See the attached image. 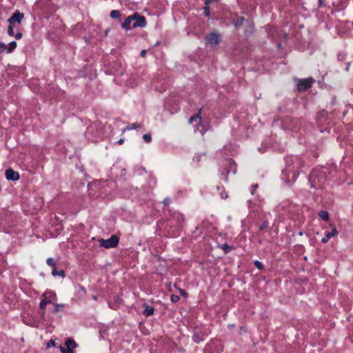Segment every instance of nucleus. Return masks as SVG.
Wrapping results in <instances>:
<instances>
[{
  "mask_svg": "<svg viewBox=\"0 0 353 353\" xmlns=\"http://www.w3.org/2000/svg\"><path fill=\"white\" fill-rule=\"evenodd\" d=\"M143 139L145 143H150L152 141V137L150 134H145L143 136Z\"/></svg>",
  "mask_w": 353,
  "mask_h": 353,
  "instance_id": "bb28decb",
  "label": "nucleus"
},
{
  "mask_svg": "<svg viewBox=\"0 0 353 353\" xmlns=\"http://www.w3.org/2000/svg\"><path fill=\"white\" fill-rule=\"evenodd\" d=\"M77 346V343L71 338H68L64 343V346H60L62 353H74L73 350Z\"/></svg>",
  "mask_w": 353,
  "mask_h": 353,
  "instance_id": "39448f33",
  "label": "nucleus"
},
{
  "mask_svg": "<svg viewBox=\"0 0 353 353\" xmlns=\"http://www.w3.org/2000/svg\"><path fill=\"white\" fill-rule=\"evenodd\" d=\"M52 274L53 276H61L62 278L65 277V272H64V271L63 270H57V268H54L52 270Z\"/></svg>",
  "mask_w": 353,
  "mask_h": 353,
  "instance_id": "f3484780",
  "label": "nucleus"
},
{
  "mask_svg": "<svg viewBox=\"0 0 353 353\" xmlns=\"http://www.w3.org/2000/svg\"><path fill=\"white\" fill-rule=\"evenodd\" d=\"M172 221H176V226L178 228H181L184 223V218L183 214L179 212H175L172 216Z\"/></svg>",
  "mask_w": 353,
  "mask_h": 353,
  "instance_id": "9b49d317",
  "label": "nucleus"
},
{
  "mask_svg": "<svg viewBox=\"0 0 353 353\" xmlns=\"http://www.w3.org/2000/svg\"><path fill=\"white\" fill-rule=\"evenodd\" d=\"M268 221H264L259 227V230H264L265 228H268Z\"/></svg>",
  "mask_w": 353,
  "mask_h": 353,
  "instance_id": "2f4dec72",
  "label": "nucleus"
},
{
  "mask_svg": "<svg viewBox=\"0 0 353 353\" xmlns=\"http://www.w3.org/2000/svg\"><path fill=\"white\" fill-rule=\"evenodd\" d=\"M254 264L255 267H256L257 269H259V270H262L263 269V263H261L260 261H255L254 262Z\"/></svg>",
  "mask_w": 353,
  "mask_h": 353,
  "instance_id": "cd10ccee",
  "label": "nucleus"
},
{
  "mask_svg": "<svg viewBox=\"0 0 353 353\" xmlns=\"http://www.w3.org/2000/svg\"><path fill=\"white\" fill-rule=\"evenodd\" d=\"M319 216L323 221H327L329 220V213L325 210L320 211Z\"/></svg>",
  "mask_w": 353,
  "mask_h": 353,
  "instance_id": "a211bd4d",
  "label": "nucleus"
},
{
  "mask_svg": "<svg viewBox=\"0 0 353 353\" xmlns=\"http://www.w3.org/2000/svg\"><path fill=\"white\" fill-rule=\"evenodd\" d=\"M52 296H54L55 297L56 294H52Z\"/></svg>",
  "mask_w": 353,
  "mask_h": 353,
  "instance_id": "a18cd8bd",
  "label": "nucleus"
},
{
  "mask_svg": "<svg viewBox=\"0 0 353 353\" xmlns=\"http://www.w3.org/2000/svg\"><path fill=\"white\" fill-rule=\"evenodd\" d=\"M216 1H219V0H205V5H210L212 2H216Z\"/></svg>",
  "mask_w": 353,
  "mask_h": 353,
  "instance_id": "f704fd0d",
  "label": "nucleus"
},
{
  "mask_svg": "<svg viewBox=\"0 0 353 353\" xmlns=\"http://www.w3.org/2000/svg\"><path fill=\"white\" fill-rule=\"evenodd\" d=\"M15 26L14 25H10L9 23V26H8V34L10 37H14V28Z\"/></svg>",
  "mask_w": 353,
  "mask_h": 353,
  "instance_id": "393cba45",
  "label": "nucleus"
},
{
  "mask_svg": "<svg viewBox=\"0 0 353 353\" xmlns=\"http://www.w3.org/2000/svg\"><path fill=\"white\" fill-rule=\"evenodd\" d=\"M146 53H147L146 50H142L141 51L140 56H141V57H145V55H146Z\"/></svg>",
  "mask_w": 353,
  "mask_h": 353,
  "instance_id": "c9c22d12",
  "label": "nucleus"
},
{
  "mask_svg": "<svg viewBox=\"0 0 353 353\" xmlns=\"http://www.w3.org/2000/svg\"><path fill=\"white\" fill-rule=\"evenodd\" d=\"M203 9H204V15L205 17H210V5H205V7Z\"/></svg>",
  "mask_w": 353,
  "mask_h": 353,
  "instance_id": "a878e982",
  "label": "nucleus"
},
{
  "mask_svg": "<svg viewBox=\"0 0 353 353\" xmlns=\"http://www.w3.org/2000/svg\"><path fill=\"white\" fill-rule=\"evenodd\" d=\"M132 16L134 17L132 28H144L146 26L147 22L144 16H141L138 13H134Z\"/></svg>",
  "mask_w": 353,
  "mask_h": 353,
  "instance_id": "6e6552de",
  "label": "nucleus"
},
{
  "mask_svg": "<svg viewBox=\"0 0 353 353\" xmlns=\"http://www.w3.org/2000/svg\"><path fill=\"white\" fill-rule=\"evenodd\" d=\"M254 189L258 188V185L257 184H255L254 185L252 186Z\"/></svg>",
  "mask_w": 353,
  "mask_h": 353,
  "instance_id": "37998d69",
  "label": "nucleus"
},
{
  "mask_svg": "<svg viewBox=\"0 0 353 353\" xmlns=\"http://www.w3.org/2000/svg\"><path fill=\"white\" fill-rule=\"evenodd\" d=\"M93 299H94V300H97V296H93Z\"/></svg>",
  "mask_w": 353,
  "mask_h": 353,
  "instance_id": "c03bdc74",
  "label": "nucleus"
},
{
  "mask_svg": "<svg viewBox=\"0 0 353 353\" xmlns=\"http://www.w3.org/2000/svg\"><path fill=\"white\" fill-rule=\"evenodd\" d=\"M24 18L23 13L21 12L19 10H17L14 11V12L12 14V15L10 17V18L8 19V22L10 25H14L17 23H20L21 21Z\"/></svg>",
  "mask_w": 353,
  "mask_h": 353,
  "instance_id": "1a4fd4ad",
  "label": "nucleus"
},
{
  "mask_svg": "<svg viewBox=\"0 0 353 353\" xmlns=\"http://www.w3.org/2000/svg\"><path fill=\"white\" fill-rule=\"evenodd\" d=\"M192 339L194 342L199 343L204 340V334L195 332L192 336Z\"/></svg>",
  "mask_w": 353,
  "mask_h": 353,
  "instance_id": "4468645a",
  "label": "nucleus"
},
{
  "mask_svg": "<svg viewBox=\"0 0 353 353\" xmlns=\"http://www.w3.org/2000/svg\"><path fill=\"white\" fill-rule=\"evenodd\" d=\"M123 139H120L119 141V143L121 144V143H123Z\"/></svg>",
  "mask_w": 353,
  "mask_h": 353,
  "instance_id": "79ce46f5",
  "label": "nucleus"
},
{
  "mask_svg": "<svg viewBox=\"0 0 353 353\" xmlns=\"http://www.w3.org/2000/svg\"><path fill=\"white\" fill-rule=\"evenodd\" d=\"M243 21H244V18L243 17H241L237 18L236 21L232 22V23L236 28H238L243 25Z\"/></svg>",
  "mask_w": 353,
  "mask_h": 353,
  "instance_id": "aec40b11",
  "label": "nucleus"
},
{
  "mask_svg": "<svg viewBox=\"0 0 353 353\" xmlns=\"http://www.w3.org/2000/svg\"><path fill=\"white\" fill-rule=\"evenodd\" d=\"M221 197H222L223 199H226V198L228 197V195H227V194H223H223H221Z\"/></svg>",
  "mask_w": 353,
  "mask_h": 353,
  "instance_id": "ea45409f",
  "label": "nucleus"
},
{
  "mask_svg": "<svg viewBox=\"0 0 353 353\" xmlns=\"http://www.w3.org/2000/svg\"><path fill=\"white\" fill-rule=\"evenodd\" d=\"M121 17V13L117 10H113L110 12V17L112 19H119Z\"/></svg>",
  "mask_w": 353,
  "mask_h": 353,
  "instance_id": "412c9836",
  "label": "nucleus"
},
{
  "mask_svg": "<svg viewBox=\"0 0 353 353\" xmlns=\"http://www.w3.org/2000/svg\"><path fill=\"white\" fill-rule=\"evenodd\" d=\"M189 123L196 126V130L201 134L206 131L205 127L201 122V110L199 113L190 118Z\"/></svg>",
  "mask_w": 353,
  "mask_h": 353,
  "instance_id": "f03ea898",
  "label": "nucleus"
},
{
  "mask_svg": "<svg viewBox=\"0 0 353 353\" xmlns=\"http://www.w3.org/2000/svg\"><path fill=\"white\" fill-rule=\"evenodd\" d=\"M141 127V125L137 123H130L127 127H126V130H133V129H136L137 128H140Z\"/></svg>",
  "mask_w": 353,
  "mask_h": 353,
  "instance_id": "5701e85b",
  "label": "nucleus"
},
{
  "mask_svg": "<svg viewBox=\"0 0 353 353\" xmlns=\"http://www.w3.org/2000/svg\"><path fill=\"white\" fill-rule=\"evenodd\" d=\"M180 292H181V294L183 296H187L188 294L187 292H185V290H182V289H180Z\"/></svg>",
  "mask_w": 353,
  "mask_h": 353,
  "instance_id": "e433bc0d",
  "label": "nucleus"
},
{
  "mask_svg": "<svg viewBox=\"0 0 353 353\" xmlns=\"http://www.w3.org/2000/svg\"><path fill=\"white\" fill-rule=\"evenodd\" d=\"M134 21V17L132 15L128 17L125 21L121 23V28L125 30H130L132 27L131 26L132 22Z\"/></svg>",
  "mask_w": 353,
  "mask_h": 353,
  "instance_id": "f8f14e48",
  "label": "nucleus"
},
{
  "mask_svg": "<svg viewBox=\"0 0 353 353\" xmlns=\"http://www.w3.org/2000/svg\"><path fill=\"white\" fill-rule=\"evenodd\" d=\"M170 300L172 303H176L180 300V296L179 295L172 294Z\"/></svg>",
  "mask_w": 353,
  "mask_h": 353,
  "instance_id": "c85d7f7f",
  "label": "nucleus"
},
{
  "mask_svg": "<svg viewBox=\"0 0 353 353\" xmlns=\"http://www.w3.org/2000/svg\"><path fill=\"white\" fill-rule=\"evenodd\" d=\"M100 246L105 248H116L119 242V239L117 235H112L108 239H99Z\"/></svg>",
  "mask_w": 353,
  "mask_h": 353,
  "instance_id": "7ed1b4c3",
  "label": "nucleus"
},
{
  "mask_svg": "<svg viewBox=\"0 0 353 353\" xmlns=\"http://www.w3.org/2000/svg\"><path fill=\"white\" fill-rule=\"evenodd\" d=\"M79 288H80L81 291H82V292H83V294H85V293H86V290H85V288L83 286L80 285V286H79Z\"/></svg>",
  "mask_w": 353,
  "mask_h": 353,
  "instance_id": "58836bf2",
  "label": "nucleus"
},
{
  "mask_svg": "<svg viewBox=\"0 0 353 353\" xmlns=\"http://www.w3.org/2000/svg\"><path fill=\"white\" fill-rule=\"evenodd\" d=\"M47 294H48V292H46L43 294V298L41 300L40 303H39V307H40V310H41V312L40 313V316L43 319H44V316H45V314H46V307L47 304L50 303L52 302L51 296H46Z\"/></svg>",
  "mask_w": 353,
  "mask_h": 353,
  "instance_id": "0eeeda50",
  "label": "nucleus"
},
{
  "mask_svg": "<svg viewBox=\"0 0 353 353\" xmlns=\"http://www.w3.org/2000/svg\"><path fill=\"white\" fill-rule=\"evenodd\" d=\"M64 307V305L63 304H61V303H55L54 304V313H57V312H59L62 310L63 307Z\"/></svg>",
  "mask_w": 353,
  "mask_h": 353,
  "instance_id": "b1692460",
  "label": "nucleus"
},
{
  "mask_svg": "<svg viewBox=\"0 0 353 353\" xmlns=\"http://www.w3.org/2000/svg\"><path fill=\"white\" fill-rule=\"evenodd\" d=\"M154 309L152 306L146 305L143 312V315L145 316H152L154 314Z\"/></svg>",
  "mask_w": 353,
  "mask_h": 353,
  "instance_id": "2eb2a0df",
  "label": "nucleus"
},
{
  "mask_svg": "<svg viewBox=\"0 0 353 353\" xmlns=\"http://www.w3.org/2000/svg\"><path fill=\"white\" fill-rule=\"evenodd\" d=\"M314 83V80L313 79L312 77L298 79L296 89L300 92L306 91L312 86V84Z\"/></svg>",
  "mask_w": 353,
  "mask_h": 353,
  "instance_id": "20e7f679",
  "label": "nucleus"
},
{
  "mask_svg": "<svg viewBox=\"0 0 353 353\" xmlns=\"http://www.w3.org/2000/svg\"><path fill=\"white\" fill-rule=\"evenodd\" d=\"M219 248L223 250L225 254H227L229 252L235 250V248L234 246L229 245L227 243H223V244L219 245Z\"/></svg>",
  "mask_w": 353,
  "mask_h": 353,
  "instance_id": "dca6fc26",
  "label": "nucleus"
},
{
  "mask_svg": "<svg viewBox=\"0 0 353 353\" xmlns=\"http://www.w3.org/2000/svg\"><path fill=\"white\" fill-rule=\"evenodd\" d=\"M321 179H323V175L321 174V176H319L317 175V171L316 170H312V172H311L310 177H309V180L310 181V182L312 183V186L315 188H321Z\"/></svg>",
  "mask_w": 353,
  "mask_h": 353,
  "instance_id": "423d86ee",
  "label": "nucleus"
},
{
  "mask_svg": "<svg viewBox=\"0 0 353 353\" xmlns=\"http://www.w3.org/2000/svg\"><path fill=\"white\" fill-rule=\"evenodd\" d=\"M324 1L325 0H318L319 7H323L325 6Z\"/></svg>",
  "mask_w": 353,
  "mask_h": 353,
  "instance_id": "4c0bfd02",
  "label": "nucleus"
},
{
  "mask_svg": "<svg viewBox=\"0 0 353 353\" xmlns=\"http://www.w3.org/2000/svg\"><path fill=\"white\" fill-rule=\"evenodd\" d=\"M54 345H55V342L53 340L49 341V342L47 344V347H52V346H54Z\"/></svg>",
  "mask_w": 353,
  "mask_h": 353,
  "instance_id": "72a5a7b5",
  "label": "nucleus"
},
{
  "mask_svg": "<svg viewBox=\"0 0 353 353\" xmlns=\"http://www.w3.org/2000/svg\"><path fill=\"white\" fill-rule=\"evenodd\" d=\"M172 203V199L170 197H166L164 199L163 203L165 206H168Z\"/></svg>",
  "mask_w": 353,
  "mask_h": 353,
  "instance_id": "c756f323",
  "label": "nucleus"
},
{
  "mask_svg": "<svg viewBox=\"0 0 353 353\" xmlns=\"http://www.w3.org/2000/svg\"><path fill=\"white\" fill-rule=\"evenodd\" d=\"M221 197H222L223 199H226V198L228 197V195H227V194H223H223H221Z\"/></svg>",
  "mask_w": 353,
  "mask_h": 353,
  "instance_id": "a19ab883",
  "label": "nucleus"
},
{
  "mask_svg": "<svg viewBox=\"0 0 353 353\" xmlns=\"http://www.w3.org/2000/svg\"><path fill=\"white\" fill-rule=\"evenodd\" d=\"M222 39L221 35L219 32L213 31L205 37V41L207 45L212 48H216Z\"/></svg>",
  "mask_w": 353,
  "mask_h": 353,
  "instance_id": "f257e3e1",
  "label": "nucleus"
},
{
  "mask_svg": "<svg viewBox=\"0 0 353 353\" xmlns=\"http://www.w3.org/2000/svg\"><path fill=\"white\" fill-rule=\"evenodd\" d=\"M338 234V231L336 228H332L330 232H327L325 237L322 238L321 242L326 243L331 238L335 236Z\"/></svg>",
  "mask_w": 353,
  "mask_h": 353,
  "instance_id": "ddd939ff",
  "label": "nucleus"
},
{
  "mask_svg": "<svg viewBox=\"0 0 353 353\" xmlns=\"http://www.w3.org/2000/svg\"><path fill=\"white\" fill-rule=\"evenodd\" d=\"M6 49V45L3 42H0V54L3 52Z\"/></svg>",
  "mask_w": 353,
  "mask_h": 353,
  "instance_id": "7c9ffc66",
  "label": "nucleus"
},
{
  "mask_svg": "<svg viewBox=\"0 0 353 353\" xmlns=\"http://www.w3.org/2000/svg\"><path fill=\"white\" fill-rule=\"evenodd\" d=\"M17 47V43L16 41H11L9 43V46L8 48V53H11Z\"/></svg>",
  "mask_w": 353,
  "mask_h": 353,
  "instance_id": "4be33fe9",
  "label": "nucleus"
},
{
  "mask_svg": "<svg viewBox=\"0 0 353 353\" xmlns=\"http://www.w3.org/2000/svg\"><path fill=\"white\" fill-rule=\"evenodd\" d=\"M6 177L9 181H17L19 179V174L11 168L6 170Z\"/></svg>",
  "mask_w": 353,
  "mask_h": 353,
  "instance_id": "9d476101",
  "label": "nucleus"
},
{
  "mask_svg": "<svg viewBox=\"0 0 353 353\" xmlns=\"http://www.w3.org/2000/svg\"><path fill=\"white\" fill-rule=\"evenodd\" d=\"M16 39L19 40L22 38V33L21 32H18L16 34L14 35Z\"/></svg>",
  "mask_w": 353,
  "mask_h": 353,
  "instance_id": "473e14b6",
  "label": "nucleus"
},
{
  "mask_svg": "<svg viewBox=\"0 0 353 353\" xmlns=\"http://www.w3.org/2000/svg\"><path fill=\"white\" fill-rule=\"evenodd\" d=\"M46 263L48 266H50L52 268V270L54 268H56V261L53 258H48L46 260Z\"/></svg>",
  "mask_w": 353,
  "mask_h": 353,
  "instance_id": "6ab92c4d",
  "label": "nucleus"
}]
</instances>
